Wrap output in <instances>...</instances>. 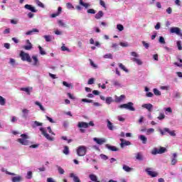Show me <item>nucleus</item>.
<instances>
[{
	"mask_svg": "<svg viewBox=\"0 0 182 182\" xmlns=\"http://www.w3.org/2000/svg\"><path fill=\"white\" fill-rule=\"evenodd\" d=\"M159 41L161 44H164V45L166 44V41H165L164 37L160 36Z\"/></svg>",
	"mask_w": 182,
	"mask_h": 182,
	"instance_id": "obj_44",
	"label": "nucleus"
},
{
	"mask_svg": "<svg viewBox=\"0 0 182 182\" xmlns=\"http://www.w3.org/2000/svg\"><path fill=\"white\" fill-rule=\"evenodd\" d=\"M100 5L102 6L104 9H106V4L104 1L100 0Z\"/></svg>",
	"mask_w": 182,
	"mask_h": 182,
	"instance_id": "obj_55",
	"label": "nucleus"
},
{
	"mask_svg": "<svg viewBox=\"0 0 182 182\" xmlns=\"http://www.w3.org/2000/svg\"><path fill=\"white\" fill-rule=\"evenodd\" d=\"M33 33H39V31L38 28H33L31 31H28L26 32V36H31L33 35Z\"/></svg>",
	"mask_w": 182,
	"mask_h": 182,
	"instance_id": "obj_14",
	"label": "nucleus"
},
{
	"mask_svg": "<svg viewBox=\"0 0 182 182\" xmlns=\"http://www.w3.org/2000/svg\"><path fill=\"white\" fill-rule=\"evenodd\" d=\"M20 139H17V141L20 143L21 145L28 146L30 145V141L28 140L29 139V136H28L26 134H21Z\"/></svg>",
	"mask_w": 182,
	"mask_h": 182,
	"instance_id": "obj_1",
	"label": "nucleus"
},
{
	"mask_svg": "<svg viewBox=\"0 0 182 182\" xmlns=\"http://www.w3.org/2000/svg\"><path fill=\"white\" fill-rule=\"evenodd\" d=\"M77 127L80 129H88L89 124H87V123L85 122H79V123H77Z\"/></svg>",
	"mask_w": 182,
	"mask_h": 182,
	"instance_id": "obj_8",
	"label": "nucleus"
},
{
	"mask_svg": "<svg viewBox=\"0 0 182 182\" xmlns=\"http://www.w3.org/2000/svg\"><path fill=\"white\" fill-rule=\"evenodd\" d=\"M165 119V115H164V113H160L159 114V116L158 117V119L159 120V121H161V120H163V119Z\"/></svg>",
	"mask_w": 182,
	"mask_h": 182,
	"instance_id": "obj_43",
	"label": "nucleus"
},
{
	"mask_svg": "<svg viewBox=\"0 0 182 182\" xmlns=\"http://www.w3.org/2000/svg\"><path fill=\"white\" fill-rule=\"evenodd\" d=\"M166 150V149L164 147H160L159 149H154V150H152L151 154H154V155L162 154L165 153Z\"/></svg>",
	"mask_w": 182,
	"mask_h": 182,
	"instance_id": "obj_5",
	"label": "nucleus"
},
{
	"mask_svg": "<svg viewBox=\"0 0 182 182\" xmlns=\"http://www.w3.org/2000/svg\"><path fill=\"white\" fill-rule=\"evenodd\" d=\"M165 132H166L168 134H169V135L171 136H176L174 131H170V129L168 128H165Z\"/></svg>",
	"mask_w": 182,
	"mask_h": 182,
	"instance_id": "obj_23",
	"label": "nucleus"
},
{
	"mask_svg": "<svg viewBox=\"0 0 182 182\" xmlns=\"http://www.w3.org/2000/svg\"><path fill=\"white\" fill-rule=\"evenodd\" d=\"M94 82H95V79L94 78H90V79L88 80L87 84L88 85H93Z\"/></svg>",
	"mask_w": 182,
	"mask_h": 182,
	"instance_id": "obj_57",
	"label": "nucleus"
},
{
	"mask_svg": "<svg viewBox=\"0 0 182 182\" xmlns=\"http://www.w3.org/2000/svg\"><path fill=\"white\" fill-rule=\"evenodd\" d=\"M32 59L33 60H34V63H33V65L39 66V60L38 59V57L36 55H33Z\"/></svg>",
	"mask_w": 182,
	"mask_h": 182,
	"instance_id": "obj_18",
	"label": "nucleus"
},
{
	"mask_svg": "<svg viewBox=\"0 0 182 182\" xmlns=\"http://www.w3.org/2000/svg\"><path fill=\"white\" fill-rule=\"evenodd\" d=\"M134 106V104L131 102H128L127 104H122L120 106H119V108L120 109H128L130 112H135V108Z\"/></svg>",
	"mask_w": 182,
	"mask_h": 182,
	"instance_id": "obj_3",
	"label": "nucleus"
},
{
	"mask_svg": "<svg viewBox=\"0 0 182 182\" xmlns=\"http://www.w3.org/2000/svg\"><path fill=\"white\" fill-rule=\"evenodd\" d=\"M130 55H132V56L134 58H139V55L136 52H132L130 53Z\"/></svg>",
	"mask_w": 182,
	"mask_h": 182,
	"instance_id": "obj_50",
	"label": "nucleus"
},
{
	"mask_svg": "<svg viewBox=\"0 0 182 182\" xmlns=\"http://www.w3.org/2000/svg\"><path fill=\"white\" fill-rule=\"evenodd\" d=\"M142 44L144 46V47L146 49H149V43H146V41H142Z\"/></svg>",
	"mask_w": 182,
	"mask_h": 182,
	"instance_id": "obj_51",
	"label": "nucleus"
},
{
	"mask_svg": "<svg viewBox=\"0 0 182 182\" xmlns=\"http://www.w3.org/2000/svg\"><path fill=\"white\" fill-rule=\"evenodd\" d=\"M154 93L156 96H161V91H159L157 88L154 89Z\"/></svg>",
	"mask_w": 182,
	"mask_h": 182,
	"instance_id": "obj_37",
	"label": "nucleus"
},
{
	"mask_svg": "<svg viewBox=\"0 0 182 182\" xmlns=\"http://www.w3.org/2000/svg\"><path fill=\"white\" fill-rule=\"evenodd\" d=\"M145 171H146L147 174L151 176L152 178H155L158 176L157 173L150 171V168H146Z\"/></svg>",
	"mask_w": 182,
	"mask_h": 182,
	"instance_id": "obj_11",
	"label": "nucleus"
},
{
	"mask_svg": "<svg viewBox=\"0 0 182 182\" xmlns=\"http://www.w3.org/2000/svg\"><path fill=\"white\" fill-rule=\"evenodd\" d=\"M61 50L70 52V50L68 48L65 47V44H63L62 47H61Z\"/></svg>",
	"mask_w": 182,
	"mask_h": 182,
	"instance_id": "obj_41",
	"label": "nucleus"
},
{
	"mask_svg": "<svg viewBox=\"0 0 182 182\" xmlns=\"http://www.w3.org/2000/svg\"><path fill=\"white\" fill-rule=\"evenodd\" d=\"M34 124H35L36 127H42L43 126V123L37 122V121L34 122Z\"/></svg>",
	"mask_w": 182,
	"mask_h": 182,
	"instance_id": "obj_60",
	"label": "nucleus"
},
{
	"mask_svg": "<svg viewBox=\"0 0 182 182\" xmlns=\"http://www.w3.org/2000/svg\"><path fill=\"white\" fill-rule=\"evenodd\" d=\"M166 13L168 14H172V8L171 7H168L167 9H166Z\"/></svg>",
	"mask_w": 182,
	"mask_h": 182,
	"instance_id": "obj_61",
	"label": "nucleus"
},
{
	"mask_svg": "<svg viewBox=\"0 0 182 182\" xmlns=\"http://www.w3.org/2000/svg\"><path fill=\"white\" fill-rule=\"evenodd\" d=\"M22 181V176H18L12 178V182H20Z\"/></svg>",
	"mask_w": 182,
	"mask_h": 182,
	"instance_id": "obj_22",
	"label": "nucleus"
},
{
	"mask_svg": "<svg viewBox=\"0 0 182 182\" xmlns=\"http://www.w3.org/2000/svg\"><path fill=\"white\" fill-rule=\"evenodd\" d=\"M131 60H132V62L134 63H136L138 65H142L143 64L141 60H140L139 58H133L131 59Z\"/></svg>",
	"mask_w": 182,
	"mask_h": 182,
	"instance_id": "obj_20",
	"label": "nucleus"
},
{
	"mask_svg": "<svg viewBox=\"0 0 182 182\" xmlns=\"http://www.w3.org/2000/svg\"><path fill=\"white\" fill-rule=\"evenodd\" d=\"M44 39H46V42H50V36H43Z\"/></svg>",
	"mask_w": 182,
	"mask_h": 182,
	"instance_id": "obj_56",
	"label": "nucleus"
},
{
	"mask_svg": "<svg viewBox=\"0 0 182 182\" xmlns=\"http://www.w3.org/2000/svg\"><path fill=\"white\" fill-rule=\"evenodd\" d=\"M176 157H177V154L176 153L173 154V159H171V162L172 166H174L177 163Z\"/></svg>",
	"mask_w": 182,
	"mask_h": 182,
	"instance_id": "obj_19",
	"label": "nucleus"
},
{
	"mask_svg": "<svg viewBox=\"0 0 182 182\" xmlns=\"http://www.w3.org/2000/svg\"><path fill=\"white\" fill-rule=\"evenodd\" d=\"M26 42H27L28 46H23V48L26 50H31L32 48V45L29 40H26Z\"/></svg>",
	"mask_w": 182,
	"mask_h": 182,
	"instance_id": "obj_13",
	"label": "nucleus"
},
{
	"mask_svg": "<svg viewBox=\"0 0 182 182\" xmlns=\"http://www.w3.org/2000/svg\"><path fill=\"white\" fill-rule=\"evenodd\" d=\"M153 96H154L153 92H149L146 93V97H153Z\"/></svg>",
	"mask_w": 182,
	"mask_h": 182,
	"instance_id": "obj_63",
	"label": "nucleus"
},
{
	"mask_svg": "<svg viewBox=\"0 0 182 182\" xmlns=\"http://www.w3.org/2000/svg\"><path fill=\"white\" fill-rule=\"evenodd\" d=\"M102 16H103L102 11H99V12L95 14V17L96 19H100Z\"/></svg>",
	"mask_w": 182,
	"mask_h": 182,
	"instance_id": "obj_26",
	"label": "nucleus"
},
{
	"mask_svg": "<svg viewBox=\"0 0 182 182\" xmlns=\"http://www.w3.org/2000/svg\"><path fill=\"white\" fill-rule=\"evenodd\" d=\"M177 46H178V50H182V46H181V41H177Z\"/></svg>",
	"mask_w": 182,
	"mask_h": 182,
	"instance_id": "obj_52",
	"label": "nucleus"
},
{
	"mask_svg": "<svg viewBox=\"0 0 182 182\" xmlns=\"http://www.w3.org/2000/svg\"><path fill=\"white\" fill-rule=\"evenodd\" d=\"M63 85H64L66 87H72L73 89V85L71 84H68L67 82H63Z\"/></svg>",
	"mask_w": 182,
	"mask_h": 182,
	"instance_id": "obj_47",
	"label": "nucleus"
},
{
	"mask_svg": "<svg viewBox=\"0 0 182 182\" xmlns=\"http://www.w3.org/2000/svg\"><path fill=\"white\" fill-rule=\"evenodd\" d=\"M63 153L65 155H68L69 154V148L68 146H65L64 147V150H63Z\"/></svg>",
	"mask_w": 182,
	"mask_h": 182,
	"instance_id": "obj_36",
	"label": "nucleus"
},
{
	"mask_svg": "<svg viewBox=\"0 0 182 182\" xmlns=\"http://www.w3.org/2000/svg\"><path fill=\"white\" fill-rule=\"evenodd\" d=\"M47 182H55V181H54V180L53 179V178H47Z\"/></svg>",
	"mask_w": 182,
	"mask_h": 182,
	"instance_id": "obj_64",
	"label": "nucleus"
},
{
	"mask_svg": "<svg viewBox=\"0 0 182 182\" xmlns=\"http://www.w3.org/2000/svg\"><path fill=\"white\" fill-rule=\"evenodd\" d=\"M122 169H124V171H126L127 173H130L132 170L131 167H129L125 164L122 166Z\"/></svg>",
	"mask_w": 182,
	"mask_h": 182,
	"instance_id": "obj_24",
	"label": "nucleus"
},
{
	"mask_svg": "<svg viewBox=\"0 0 182 182\" xmlns=\"http://www.w3.org/2000/svg\"><path fill=\"white\" fill-rule=\"evenodd\" d=\"M66 8L68 9H75L74 6L71 3H66Z\"/></svg>",
	"mask_w": 182,
	"mask_h": 182,
	"instance_id": "obj_45",
	"label": "nucleus"
},
{
	"mask_svg": "<svg viewBox=\"0 0 182 182\" xmlns=\"http://www.w3.org/2000/svg\"><path fill=\"white\" fill-rule=\"evenodd\" d=\"M87 148L85 146H79L77 149V154L80 157H83L86 155Z\"/></svg>",
	"mask_w": 182,
	"mask_h": 182,
	"instance_id": "obj_2",
	"label": "nucleus"
},
{
	"mask_svg": "<svg viewBox=\"0 0 182 182\" xmlns=\"http://www.w3.org/2000/svg\"><path fill=\"white\" fill-rule=\"evenodd\" d=\"M36 4L38 5L39 7H41L42 9L45 8L44 4L39 0H36Z\"/></svg>",
	"mask_w": 182,
	"mask_h": 182,
	"instance_id": "obj_34",
	"label": "nucleus"
},
{
	"mask_svg": "<svg viewBox=\"0 0 182 182\" xmlns=\"http://www.w3.org/2000/svg\"><path fill=\"white\" fill-rule=\"evenodd\" d=\"M117 28L119 31H123L124 30V26L122 24H117Z\"/></svg>",
	"mask_w": 182,
	"mask_h": 182,
	"instance_id": "obj_46",
	"label": "nucleus"
},
{
	"mask_svg": "<svg viewBox=\"0 0 182 182\" xmlns=\"http://www.w3.org/2000/svg\"><path fill=\"white\" fill-rule=\"evenodd\" d=\"M136 159L139 161H142L143 160V156L141 153H137L136 155Z\"/></svg>",
	"mask_w": 182,
	"mask_h": 182,
	"instance_id": "obj_35",
	"label": "nucleus"
},
{
	"mask_svg": "<svg viewBox=\"0 0 182 182\" xmlns=\"http://www.w3.org/2000/svg\"><path fill=\"white\" fill-rule=\"evenodd\" d=\"M38 48H39L40 54L43 55H46V52L44 51V50H43L41 46H38Z\"/></svg>",
	"mask_w": 182,
	"mask_h": 182,
	"instance_id": "obj_48",
	"label": "nucleus"
},
{
	"mask_svg": "<svg viewBox=\"0 0 182 182\" xmlns=\"http://www.w3.org/2000/svg\"><path fill=\"white\" fill-rule=\"evenodd\" d=\"M31 178H32V172H31V171H29L27 173V176H26V178L31 179Z\"/></svg>",
	"mask_w": 182,
	"mask_h": 182,
	"instance_id": "obj_49",
	"label": "nucleus"
},
{
	"mask_svg": "<svg viewBox=\"0 0 182 182\" xmlns=\"http://www.w3.org/2000/svg\"><path fill=\"white\" fill-rule=\"evenodd\" d=\"M70 178L73 179V182H80V179L75 173H70Z\"/></svg>",
	"mask_w": 182,
	"mask_h": 182,
	"instance_id": "obj_16",
	"label": "nucleus"
},
{
	"mask_svg": "<svg viewBox=\"0 0 182 182\" xmlns=\"http://www.w3.org/2000/svg\"><path fill=\"white\" fill-rule=\"evenodd\" d=\"M94 141L97 143L98 145H102L104 143L106 142V139H98L97 137L94 138Z\"/></svg>",
	"mask_w": 182,
	"mask_h": 182,
	"instance_id": "obj_10",
	"label": "nucleus"
},
{
	"mask_svg": "<svg viewBox=\"0 0 182 182\" xmlns=\"http://www.w3.org/2000/svg\"><path fill=\"white\" fill-rule=\"evenodd\" d=\"M89 178H90V180H91L92 181H94V182L98 181H97V176H95V174H90V175H89Z\"/></svg>",
	"mask_w": 182,
	"mask_h": 182,
	"instance_id": "obj_25",
	"label": "nucleus"
},
{
	"mask_svg": "<svg viewBox=\"0 0 182 182\" xmlns=\"http://www.w3.org/2000/svg\"><path fill=\"white\" fill-rule=\"evenodd\" d=\"M119 45H120L122 48H127V47L129 46L128 43H122V42H121V43H119Z\"/></svg>",
	"mask_w": 182,
	"mask_h": 182,
	"instance_id": "obj_54",
	"label": "nucleus"
},
{
	"mask_svg": "<svg viewBox=\"0 0 182 182\" xmlns=\"http://www.w3.org/2000/svg\"><path fill=\"white\" fill-rule=\"evenodd\" d=\"M6 104V100L4 97L0 96V105L1 106H5Z\"/></svg>",
	"mask_w": 182,
	"mask_h": 182,
	"instance_id": "obj_29",
	"label": "nucleus"
},
{
	"mask_svg": "<svg viewBox=\"0 0 182 182\" xmlns=\"http://www.w3.org/2000/svg\"><path fill=\"white\" fill-rule=\"evenodd\" d=\"M103 58L105 59H111V60L113 59V56L111 53L104 55Z\"/></svg>",
	"mask_w": 182,
	"mask_h": 182,
	"instance_id": "obj_39",
	"label": "nucleus"
},
{
	"mask_svg": "<svg viewBox=\"0 0 182 182\" xmlns=\"http://www.w3.org/2000/svg\"><path fill=\"white\" fill-rule=\"evenodd\" d=\"M20 90L25 92L26 93H27L28 95H31L29 87H21V88H20Z\"/></svg>",
	"mask_w": 182,
	"mask_h": 182,
	"instance_id": "obj_28",
	"label": "nucleus"
},
{
	"mask_svg": "<svg viewBox=\"0 0 182 182\" xmlns=\"http://www.w3.org/2000/svg\"><path fill=\"white\" fill-rule=\"evenodd\" d=\"M82 101L83 102L93 103V100H87V99H82Z\"/></svg>",
	"mask_w": 182,
	"mask_h": 182,
	"instance_id": "obj_59",
	"label": "nucleus"
},
{
	"mask_svg": "<svg viewBox=\"0 0 182 182\" xmlns=\"http://www.w3.org/2000/svg\"><path fill=\"white\" fill-rule=\"evenodd\" d=\"M57 168H58V173H59V174H60V175H63V174H64V173H65L64 169H63V168H62L60 166H57Z\"/></svg>",
	"mask_w": 182,
	"mask_h": 182,
	"instance_id": "obj_40",
	"label": "nucleus"
},
{
	"mask_svg": "<svg viewBox=\"0 0 182 182\" xmlns=\"http://www.w3.org/2000/svg\"><path fill=\"white\" fill-rule=\"evenodd\" d=\"M138 139H139L141 141H142L143 144H146L147 142V138L144 135H140L139 136H138Z\"/></svg>",
	"mask_w": 182,
	"mask_h": 182,
	"instance_id": "obj_21",
	"label": "nucleus"
},
{
	"mask_svg": "<svg viewBox=\"0 0 182 182\" xmlns=\"http://www.w3.org/2000/svg\"><path fill=\"white\" fill-rule=\"evenodd\" d=\"M107 127L109 129V130H113L114 127H113V124L112 123V122H110L109 119H107Z\"/></svg>",
	"mask_w": 182,
	"mask_h": 182,
	"instance_id": "obj_27",
	"label": "nucleus"
},
{
	"mask_svg": "<svg viewBox=\"0 0 182 182\" xmlns=\"http://www.w3.org/2000/svg\"><path fill=\"white\" fill-rule=\"evenodd\" d=\"M106 147L111 151H119V149H117L115 146H109V144H107Z\"/></svg>",
	"mask_w": 182,
	"mask_h": 182,
	"instance_id": "obj_17",
	"label": "nucleus"
},
{
	"mask_svg": "<svg viewBox=\"0 0 182 182\" xmlns=\"http://www.w3.org/2000/svg\"><path fill=\"white\" fill-rule=\"evenodd\" d=\"M131 145V142L129 141H125L124 142H121L120 146L121 148H124L125 146Z\"/></svg>",
	"mask_w": 182,
	"mask_h": 182,
	"instance_id": "obj_31",
	"label": "nucleus"
},
{
	"mask_svg": "<svg viewBox=\"0 0 182 182\" xmlns=\"http://www.w3.org/2000/svg\"><path fill=\"white\" fill-rule=\"evenodd\" d=\"M87 14H95V9H88V10L87 11Z\"/></svg>",
	"mask_w": 182,
	"mask_h": 182,
	"instance_id": "obj_53",
	"label": "nucleus"
},
{
	"mask_svg": "<svg viewBox=\"0 0 182 182\" xmlns=\"http://www.w3.org/2000/svg\"><path fill=\"white\" fill-rule=\"evenodd\" d=\"M119 68H120L124 72L128 73L127 68L126 67H124V65L122 63L119 64Z\"/></svg>",
	"mask_w": 182,
	"mask_h": 182,
	"instance_id": "obj_38",
	"label": "nucleus"
},
{
	"mask_svg": "<svg viewBox=\"0 0 182 182\" xmlns=\"http://www.w3.org/2000/svg\"><path fill=\"white\" fill-rule=\"evenodd\" d=\"M142 107L144 109H146L148 110V112H151V110L153 109V105H151V104H144L142 105Z\"/></svg>",
	"mask_w": 182,
	"mask_h": 182,
	"instance_id": "obj_12",
	"label": "nucleus"
},
{
	"mask_svg": "<svg viewBox=\"0 0 182 182\" xmlns=\"http://www.w3.org/2000/svg\"><path fill=\"white\" fill-rule=\"evenodd\" d=\"M125 99V95H122L120 97L115 96L114 102H121Z\"/></svg>",
	"mask_w": 182,
	"mask_h": 182,
	"instance_id": "obj_15",
	"label": "nucleus"
},
{
	"mask_svg": "<svg viewBox=\"0 0 182 182\" xmlns=\"http://www.w3.org/2000/svg\"><path fill=\"white\" fill-rule=\"evenodd\" d=\"M58 24H59V26H60L62 27H65V24L61 20L58 21Z\"/></svg>",
	"mask_w": 182,
	"mask_h": 182,
	"instance_id": "obj_62",
	"label": "nucleus"
},
{
	"mask_svg": "<svg viewBox=\"0 0 182 182\" xmlns=\"http://www.w3.org/2000/svg\"><path fill=\"white\" fill-rule=\"evenodd\" d=\"M20 58H21V60H23V61H27L29 63H31V58L30 57V55L23 51L21 52Z\"/></svg>",
	"mask_w": 182,
	"mask_h": 182,
	"instance_id": "obj_4",
	"label": "nucleus"
},
{
	"mask_svg": "<svg viewBox=\"0 0 182 182\" xmlns=\"http://www.w3.org/2000/svg\"><path fill=\"white\" fill-rule=\"evenodd\" d=\"M40 132H42V135L44 136L49 141H53V138L52 136H50V135L46 132L44 128H40Z\"/></svg>",
	"mask_w": 182,
	"mask_h": 182,
	"instance_id": "obj_6",
	"label": "nucleus"
},
{
	"mask_svg": "<svg viewBox=\"0 0 182 182\" xmlns=\"http://www.w3.org/2000/svg\"><path fill=\"white\" fill-rule=\"evenodd\" d=\"M80 5L84 6L85 9H87L89 7V4L84 3L83 0H80Z\"/></svg>",
	"mask_w": 182,
	"mask_h": 182,
	"instance_id": "obj_33",
	"label": "nucleus"
},
{
	"mask_svg": "<svg viewBox=\"0 0 182 182\" xmlns=\"http://www.w3.org/2000/svg\"><path fill=\"white\" fill-rule=\"evenodd\" d=\"M154 128H149L146 130V134L147 135H149L151 133H154Z\"/></svg>",
	"mask_w": 182,
	"mask_h": 182,
	"instance_id": "obj_42",
	"label": "nucleus"
},
{
	"mask_svg": "<svg viewBox=\"0 0 182 182\" xmlns=\"http://www.w3.org/2000/svg\"><path fill=\"white\" fill-rule=\"evenodd\" d=\"M105 101H106L107 105H111L112 102H114L112 97H107L105 99Z\"/></svg>",
	"mask_w": 182,
	"mask_h": 182,
	"instance_id": "obj_32",
	"label": "nucleus"
},
{
	"mask_svg": "<svg viewBox=\"0 0 182 182\" xmlns=\"http://www.w3.org/2000/svg\"><path fill=\"white\" fill-rule=\"evenodd\" d=\"M35 105H36V106H38L39 108H40V109H41V111H43V112L45 111L44 107L42 106V105L41 104L40 102L36 101V102H35Z\"/></svg>",
	"mask_w": 182,
	"mask_h": 182,
	"instance_id": "obj_30",
	"label": "nucleus"
},
{
	"mask_svg": "<svg viewBox=\"0 0 182 182\" xmlns=\"http://www.w3.org/2000/svg\"><path fill=\"white\" fill-rule=\"evenodd\" d=\"M24 8L28 11H30L31 12H33V13H36L37 12V10L35 9L34 6H32L30 4H26L24 6Z\"/></svg>",
	"mask_w": 182,
	"mask_h": 182,
	"instance_id": "obj_9",
	"label": "nucleus"
},
{
	"mask_svg": "<svg viewBox=\"0 0 182 182\" xmlns=\"http://www.w3.org/2000/svg\"><path fill=\"white\" fill-rule=\"evenodd\" d=\"M170 33L181 36V29L179 27H171L170 28Z\"/></svg>",
	"mask_w": 182,
	"mask_h": 182,
	"instance_id": "obj_7",
	"label": "nucleus"
},
{
	"mask_svg": "<svg viewBox=\"0 0 182 182\" xmlns=\"http://www.w3.org/2000/svg\"><path fill=\"white\" fill-rule=\"evenodd\" d=\"M89 62H90L91 66L94 67L95 68H97V65L95 64L94 62L91 59H89Z\"/></svg>",
	"mask_w": 182,
	"mask_h": 182,
	"instance_id": "obj_58",
	"label": "nucleus"
}]
</instances>
